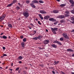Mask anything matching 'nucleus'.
<instances>
[{
    "instance_id": "obj_1",
    "label": "nucleus",
    "mask_w": 74,
    "mask_h": 74,
    "mask_svg": "<svg viewBox=\"0 0 74 74\" xmlns=\"http://www.w3.org/2000/svg\"><path fill=\"white\" fill-rule=\"evenodd\" d=\"M32 3H31L30 4L31 7L33 8H36V6L34 4H36V3H38V2L36 0H33L32 1Z\"/></svg>"
},
{
    "instance_id": "obj_2",
    "label": "nucleus",
    "mask_w": 74,
    "mask_h": 74,
    "mask_svg": "<svg viewBox=\"0 0 74 74\" xmlns=\"http://www.w3.org/2000/svg\"><path fill=\"white\" fill-rule=\"evenodd\" d=\"M23 15L26 18H27L29 16V13L27 10H26L23 13Z\"/></svg>"
},
{
    "instance_id": "obj_3",
    "label": "nucleus",
    "mask_w": 74,
    "mask_h": 74,
    "mask_svg": "<svg viewBox=\"0 0 74 74\" xmlns=\"http://www.w3.org/2000/svg\"><path fill=\"white\" fill-rule=\"evenodd\" d=\"M68 16H70V15L67 14H65V16L63 15L58 16V18L60 19H62L63 18H64L65 17H68Z\"/></svg>"
},
{
    "instance_id": "obj_4",
    "label": "nucleus",
    "mask_w": 74,
    "mask_h": 74,
    "mask_svg": "<svg viewBox=\"0 0 74 74\" xmlns=\"http://www.w3.org/2000/svg\"><path fill=\"white\" fill-rule=\"evenodd\" d=\"M51 30L52 31V32L55 34H56V31H57V30H58V28H51Z\"/></svg>"
},
{
    "instance_id": "obj_5",
    "label": "nucleus",
    "mask_w": 74,
    "mask_h": 74,
    "mask_svg": "<svg viewBox=\"0 0 74 74\" xmlns=\"http://www.w3.org/2000/svg\"><path fill=\"white\" fill-rule=\"evenodd\" d=\"M6 17V14H4L2 15V16H0V19H1V21H3L4 20V18Z\"/></svg>"
},
{
    "instance_id": "obj_6",
    "label": "nucleus",
    "mask_w": 74,
    "mask_h": 74,
    "mask_svg": "<svg viewBox=\"0 0 74 74\" xmlns=\"http://www.w3.org/2000/svg\"><path fill=\"white\" fill-rule=\"evenodd\" d=\"M63 35L64 37L66 38V39H69V36H67V34L64 33L63 34Z\"/></svg>"
},
{
    "instance_id": "obj_7",
    "label": "nucleus",
    "mask_w": 74,
    "mask_h": 74,
    "mask_svg": "<svg viewBox=\"0 0 74 74\" xmlns=\"http://www.w3.org/2000/svg\"><path fill=\"white\" fill-rule=\"evenodd\" d=\"M40 13L42 14H47V12L44 10H40L39 11Z\"/></svg>"
},
{
    "instance_id": "obj_8",
    "label": "nucleus",
    "mask_w": 74,
    "mask_h": 74,
    "mask_svg": "<svg viewBox=\"0 0 74 74\" xmlns=\"http://www.w3.org/2000/svg\"><path fill=\"white\" fill-rule=\"evenodd\" d=\"M50 18V16H45L44 17V19L45 20H48V18Z\"/></svg>"
},
{
    "instance_id": "obj_9",
    "label": "nucleus",
    "mask_w": 74,
    "mask_h": 74,
    "mask_svg": "<svg viewBox=\"0 0 74 74\" xmlns=\"http://www.w3.org/2000/svg\"><path fill=\"white\" fill-rule=\"evenodd\" d=\"M49 42V40H46L44 41L43 43L44 44H48Z\"/></svg>"
},
{
    "instance_id": "obj_10",
    "label": "nucleus",
    "mask_w": 74,
    "mask_h": 74,
    "mask_svg": "<svg viewBox=\"0 0 74 74\" xmlns=\"http://www.w3.org/2000/svg\"><path fill=\"white\" fill-rule=\"evenodd\" d=\"M49 20L50 21H52V22H55L56 21V20H55V18H49Z\"/></svg>"
},
{
    "instance_id": "obj_11",
    "label": "nucleus",
    "mask_w": 74,
    "mask_h": 74,
    "mask_svg": "<svg viewBox=\"0 0 74 74\" xmlns=\"http://www.w3.org/2000/svg\"><path fill=\"white\" fill-rule=\"evenodd\" d=\"M36 33V31H34L33 32L32 34H30L29 35H30V36H33V35H34Z\"/></svg>"
},
{
    "instance_id": "obj_12",
    "label": "nucleus",
    "mask_w": 74,
    "mask_h": 74,
    "mask_svg": "<svg viewBox=\"0 0 74 74\" xmlns=\"http://www.w3.org/2000/svg\"><path fill=\"white\" fill-rule=\"evenodd\" d=\"M37 37L38 40H40L41 38H42L43 37V36H42V35H39Z\"/></svg>"
},
{
    "instance_id": "obj_13",
    "label": "nucleus",
    "mask_w": 74,
    "mask_h": 74,
    "mask_svg": "<svg viewBox=\"0 0 74 74\" xmlns=\"http://www.w3.org/2000/svg\"><path fill=\"white\" fill-rule=\"evenodd\" d=\"M38 15L39 16L40 18L41 19V20H42L44 19V18H43V17L42 16V15H41V14H38Z\"/></svg>"
},
{
    "instance_id": "obj_14",
    "label": "nucleus",
    "mask_w": 74,
    "mask_h": 74,
    "mask_svg": "<svg viewBox=\"0 0 74 74\" xmlns=\"http://www.w3.org/2000/svg\"><path fill=\"white\" fill-rule=\"evenodd\" d=\"M67 52H73L74 51L72 49H68L66 50Z\"/></svg>"
},
{
    "instance_id": "obj_15",
    "label": "nucleus",
    "mask_w": 74,
    "mask_h": 74,
    "mask_svg": "<svg viewBox=\"0 0 74 74\" xmlns=\"http://www.w3.org/2000/svg\"><path fill=\"white\" fill-rule=\"evenodd\" d=\"M51 45L52 47H53L55 48H57V46L56 45H55V44H52V45Z\"/></svg>"
},
{
    "instance_id": "obj_16",
    "label": "nucleus",
    "mask_w": 74,
    "mask_h": 74,
    "mask_svg": "<svg viewBox=\"0 0 74 74\" xmlns=\"http://www.w3.org/2000/svg\"><path fill=\"white\" fill-rule=\"evenodd\" d=\"M53 12L54 14H56V13H58L59 12V11L58 10H55L53 11Z\"/></svg>"
},
{
    "instance_id": "obj_17",
    "label": "nucleus",
    "mask_w": 74,
    "mask_h": 74,
    "mask_svg": "<svg viewBox=\"0 0 74 74\" xmlns=\"http://www.w3.org/2000/svg\"><path fill=\"white\" fill-rule=\"evenodd\" d=\"M21 45L23 48H24L25 47V43L24 42H22L21 43Z\"/></svg>"
},
{
    "instance_id": "obj_18",
    "label": "nucleus",
    "mask_w": 74,
    "mask_h": 74,
    "mask_svg": "<svg viewBox=\"0 0 74 74\" xmlns=\"http://www.w3.org/2000/svg\"><path fill=\"white\" fill-rule=\"evenodd\" d=\"M59 63V61L56 62V61H55L54 62V65H57Z\"/></svg>"
},
{
    "instance_id": "obj_19",
    "label": "nucleus",
    "mask_w": 74,
    "mask_h": 74,
    "mask_svg": "<svg viewBox=\"0 0 74 74\" xmlns=\"http://www.w3.org/2000/svg\"><path fill=\"white\" fill-rule=\"evenodd\" d=\"M8 27L10 28H12V25L11 24H9L8 25Z\"/></svg>"
},
{
    "instance_id": "obj_20",
    "label": "nucleus",
    "mask_w": 74,
    "mask_h": 74,
    "mask_svg": "<svg viewBox=\"0 0 74 74\" xmlns=\"http://www.w3.org/2000/svg\"><path fill=\"white\" fill-rule=\"evenodd\" d=\"M32 38V40H38V38H37V37H36Z\"/></svg>"
},
{
    "instance_id": "obj_21",
    "label": "nucleus",
    "mask_w": 74,
    "mask_h": 74,
    "mask_svg": "<svg viewBox=\"0 0 74 74\" xmlns=\"http://www.w3.org/2000/svg\"><path fill=\"white\" fill-rule=\"evenodd\" d=\"M17 3V1L16 0H13L12 3L13 4Z\"/></svg>"
},
{
    "instance_id": "obj_22",
    "label": "nucleus",
    "mask_w": 74,
    "mask_h": 74,
    "mask_svg": "<svg viewBox=\"0 0 74 74\" xmlns=\"http://www.w3.org/2000/svg\"><path fill=\"white\" fill-rule=\"evenodd\" d=\"M69 1L70 4H71V3H72L74 2V0H69Z\"/></svg>"
},
{
    "instance_id": "obj_23",
    "label": "nucleus",
    "mask_w": 74,
    "mask_h": 74,
    "mask_svg": "<svg viewBox=\"0 0 74 74\" xmlns=\"http://www.w3.org/2000/svg\"><path fill=\"white\" fill-rule=\"evenodd\" d=\"M12 4H13V3H11L10 4H8L7 7H10V6H11L12 5Z\"/></svg>"
},
{
    "instance_id": "obj_24",
    "label": "nucleus",
    "mask_w": 74,
    "mask_h": 74,
    "mask_svg": "<svg viewBox=\"0 0 74 74\" xmlns=\"http://www.w3.org/2000/svg\"><path fill=\"white\" fill-rule=\"evenodd\" d=\"M71 20L73 21L72 23H73L74 24V18L73 17H71Z\"/></svg>"
},
{
    "instance_id": "obj_25",
    "label": "nucleus",
    "mask_w": 74,
    "mask_h": 74,
    "mask_svg": "<svg viewBox=\"0 0 74 74\" xmlns=\"http://www.w3.org/2000/svg\"><path fill=\"white\" fill-rule=\"evenodd\" d=\"M66 6V4H61L60 5V7H64V6Z\"/></svg>"
},
{
    "instance_id": "obj_26",
    "label": "nucleus",
    "mask_w": 74,
    "mask_h": 74,
    "mask_svg": "<svg viewBox=\"0 0 74 74\" xmlns=\"http://www.w3.org/2000/svg\"><path fill=\"white\" fill-rule=\"evenodd\" d=\"M18 59H20V60H21V59H23V58L22 56H19L18 58Z\"/></svg>"
},
{
    "instance_id": "obj_27",
    "label": "nucleus",
    "mask_w": 74,
    "mask_h": 74,
    "mask_svg": "<svg viewBox=\"0 0 74 74\" xmlns=\"http://www.w3.org/2000/svg\"><path fill=\"white\" fill-rule=\"evenodd\" d=\"M27 40V39L26 38H25L23 39V42H26V41Z\"/></svg>"
},
{
    "instance_id": "obj_28",
    "label": "nucleus",
    "mask_w": 74,
    "mask_h": 74,
    "mask_svg": "<svg viewBox=\"0 0 74 74\" xmlns=\"http://www.w3.org/2000/svg\"><path fill=\"white\" fill-rule=\"evenodd\" d=\"M16 10H20V8L19 6H17L16 7Z\"/></svg>"
},
{
    "instance_id": "obj_29",
    "label": "nucleus",
    "mask_w": 74,
    "mask_h": 74,
    "mask_svg": "<svg viewBox=\"0 0 74 74\" xmlns=\"http://www.w3.org/2000/svg\"><path fill=\"white\" fill-rule=\"evenodd\" d=\"M3 39H7V37L5 36H3Z\"/></svg>"
},
{
    "instance_id": "obj_30",
    "label": "nucleus",
    "mask_w": 74,
    "mask_h": 74,
    "mask_svg": "<svg viewBox=\"0 0 74 74\" xmlns=\"http://www.w3.org/2000/svg\"><path fill=\"white\" fill-rule=\"evenodd\" d=\"M58 41L57 40H55L53 42V43H54V44L57 43H58Z\"/></svg>"
},
{
    "instance_id": "obj_31",
    "label": "nucleus",
    "mask_w": 74,
    "mask_h": 74,
    "mask_svg": "<svg viewBox=\"0 0 74 74\" xmlns=\"http://www.w3.org/2000/svg\"><path fill=\"white\" fill-rule=\"evenodd\" d=\"M57 44H58L59 45H62V43L59 41H58L57 42Z\"/></svg>"
},
{
    "instance_id": "obj_32",
    "label": "nucleus",
    "mask_w": 74,
    "mask_h": 74,
    "mask_svg": "<svg viewBox=\"0 0 74 74\" xmlns=\"http://www.w3.org/2000/svg\"><path fill=\"white\" fill-rule=\"evenodd\" d=\"M26 3H27V4H29V3H30V1H26Z\"/></svg>"
},
{
    "instance_id": "obj_33",
    "label": "nucleus",
    "mask_w": 74,
    "mask_h": 74,
    "mask_svg": "<svg viewBox=\"0 0 74 74\" xmlns=\"http://www.w3.org/2000/svg\"><path fill=\"white\" fill-rule=\"evenodd\" d=\"M71 6L72 7H73V6H74V2L73 1V2H72L71 3Z\"/></svg>"
},
{
    "instance_id": "obj_34",
    "label": "nucleus",
    "mask_w": 74,
    "mask_h": 74,
    "mask_svg": "<svg viewBox=\"0 0 74 74\" xmlns=\"http://www.w3.org/2000/svg\"><path fill=\"white\" fill-rule=\"evenodd\" d=\"M64 22V20H62L60 21V22L61 23H63Z\"/></svg>"
},
{
    "instance_id": "obj_35",
    "label": "nucleus",
    "mask_w": 74,
    "mask_h": 74,
    "mask_svg": "<svg viewBox=\"0 0 74 74\" xmlns=\"http://www.w3.org/2000/svg\"><path fill=\"white\" fill-rule=\"evenodd\" d=\"M30 25H31V27H34V25H33V24L32 23H31L30 24Z\"/></svg>"
},
{
    "instance_id": "obj_36",
    "label": "nucleus",
    "mask_w": 74,
    "mask_h": 74,
    "mask_svg": "<svg viewBox=\"0 0 74 74\" xmlns=\"http://www.w3.org/2000/svg\"><path fill=\"white\" fill-rule=\"evenodd\" d=\"M23 74H26V71H23Z\"/></svg>"
},
{
    "instance_id": "obj_37",
    "label": "nucleus",
    "mask_w": 74,
    "mask_h": 74,
    "mask_svg": "<svg viewBox=\"0 0 74 74\" xmlns=\"http://www.w3.org/2000/svg\"><path fill=\"white\" fill-rule=\"evenodd\" d=\"M60 41H63V38L61 37L60 38Z\"/></svg>"
},
{
    "instance_id": "obj_38",
    "label": "nucleus",
    "mask_w": 74,
    "mask_h": 74,
    "mask_svg": "<svg viewBox=\"0 0 74 74\" xmlns=\"http://www.w3.org/2000/svg\"><path fill=\"white\" fill-rule=\"evenodd\" d=\"M39 3H44V2L42 1H39Z\"/></svg>"
},
{
    "instance_id": "obj_39",
    "label": "nucleus",
    "mask_w": 74,
    "mask_h": 74,
    "mask_svg": "<svg viewBox=\"0 0 74 74\" xmlns=\"http://www.w3.org/2000/svg\"><path fill=\"white\" fill-rule=\"evenodd\" d=\"M65 13L67 14H69V11H67L65 12Z\"/></svg>"
},
{
    "instance_id": "obj_40",
    "label": "nucleus",
    "mask_w": 74,
    "mask_h": 74,
    "mask_svg": "<svg viewBox=\"0 0 74 74\" xmlns=\"http://www.w3.org/2000/svg\"><path fill=\"white\" fill-rule=\"evenodd\" d=\"M3 56H7V55L5 54H3Z\"/></svg>"
},
{
    "instance_id": "obj_41",
    "label": "nucleus",
    "mask_w": 74,
    "mask_h": 74,
    "mask_svg": "<svg viewBox=\"0 0 74 74\" xmlns=\"http://www.w3.org/2000/svg\"><path fill=\"white\" fill-rule=\"evenodd\" d=\"M20 38H21V39L23 38V36H20Z\"/></svg>"
},
{
    "instance_id": "obj_42",
    "label": "nucleus",
    "mask_w": 74,
    "mask_h": 74,
    "mask_svg": "<svg viewBox=\"0 0 74 74\" xmlns=\"http://www.w3.org/2000/svg\"><path fill=\"white\" fill-rule=\"evenodd\" d=\"M71 12L73 14H74V10H72L71 11Z\"/></svg>"
},
{
    "instance_id": "obj_43",
    "label": "nucleus",
    "mask_w": 74,
    "mask_h": 74,
    "mask_svg": "<svg viewBox=\"0 0 74 74\" xmlns=\"http://www.w3.org/2000/svg\"><path fill=\"white\" fill-rule=\"evenodd\" d=\"M38 24H39V25H41V23H40V21H38Z\"/></svg>"
},
{
    "instance_id": "obj_44",
    "label": "nucleus",
    "mask_w": 74,
    "mask_h": 74,
    "mask_svg": "<svg viewBox=\"0 0 74 74\" xmlns=\"http://www.w3.org/2000/svg\"><path fill=\"white\" fill-rule=\"evenodd\" d=\"M19 67H17V68H16V71H18V70H19Z\"/></svg>"
},
{
    "instance_id": "obj_45",
    "label": "nucleus",
    "mask_w": 74,
    "mask_h": 74,
    "mask_svg": "<svg viewBox=\"0 0 74 74\" xmlns=\"http://www.w3.org/2000/svg\"><path fill=\"white\" fill-rule=\"evenodd\" d=\"M19 64H21L22 63V61H20L18 62Z\"/></svg>"
},
{
    "instance_id": "obj_46",
    "label": "nucleus",
    "mask_w": 74,
    "mask_h": 74,
    "mask_svg": "<svg viewBox=\"0 0 74 74\" xmlns=\"http://www.w3.org/2000/svg\"><path fill=\"white\" fill-rule=\"evenodd\" d=\"M57 23H58L57 22H56V23H54V25H57Z\"/></svg>"
},
{
    "instance_id": "obj_47",
    "label": "nucleus",
    "mask_w": 74,
    "mask_h": 74,
    "mask_svg": "<svg viewBox=\"0 0 74 74\" xmlns=\"http://www.w3.org/2000/svg\"><path fill=\"white\" fill-rule=\"evenodd\" d=\"M40 66L42 67H44V65L43 64L40 65Z\"/></svg>"
},
{
    "instance_id": "obj_48",
    "label": "nucleus",
    "mask_w": 74,
    "mask_h": 74,
    "mask_svg": "<svg viewBox=\"0 0 74 74\" xmlns=\"http://www.w3.org/2000/svg\"><path fill=\"white\" fill-rule=\"evenodd\" d=\"M61 73H62V74H66L64 73L62 71H61Z\"/></svg>"
},
{
    "instance_id": "obj_49",
    "label": "nucleus",
    "mask_w": 74,
    "mask_h": 74,
    "mask_svg": "<svg viewBox=\"0 0 74 74\" xmlns=\"http://www.w3.org/2000/svg\"><path fill=\"white\" fill-rule=\"evenodd\" d=\"M3 49H5V47H3Z\"/></svg>"
},
{
    "instance_id": "obj_50",
    "label": "nucleus",
    "mask_w": 74,
    "mask_h": 74,
    "mask_svg": "<svg viewBox=\"0 0 74 74\" xmlns=\"http://www.w3.org/2000/svg\"><path fill=\"white\" fill-rule=\"evenodd\" d=\"M52 73L53 74H55V71H52Z\"/></svg>"
},
{
    "instance_id": "obj_51",
    "label": "nucleus",
    "mask_w": 74,
    "mask_h": 74,
    "mask_svg": "<svg viewBox=\"0 0 74 74\" xmlns=\"http://www.w3.org/2000/svg\"><path fill=\"white\" fill-rule=\"evenodd\" d=\"M18 73H21V70H19L18 71Z\"/></svg>"
},
{
    "instance_id": "obj_52",
    "label": "nucleus",
    "mask_w": 74,
    "mask_h": 74,
    "mask_svg": "<svg viewBox=\"0 0 74 74\" xmlns=\"http://www.w3.org/2000/svg\"><path fill=\"white\" fill-rule=\"evenodd\" d=\"M13 64H13V63H12L11 64V66H13Z\"/></svg>"
},
{
    "instance_id": "obj_53",
    "label": "nucleus",
    "mask_w": 74,
    "mask_h": 74,
    "mask_svg": "<svg viewBox=\"0 0 74 74\" xmlns=\"http://www.w3.org/2000/svg\"><path fill=\"white\" fill-rule=\"evenodd\" d=\"M3 34H4V33L2 32L1 33V34H0L1 36H2V35H3Z\"/></svg>"
},
{
    "instance_id": "obj_54",
    "label": "nucleus",
    "mask_w": 74,
    "mask_h": 74,
    "mask_svg": "<svg viewBox=\"0 0 74 74\" xmlns=\"http://www.w3.org/2000/svg\"><path fill=\"white\" fill-rule=\"evenodd\" d=\"M9 70L10 71H12V69H9Z\"/></svg>"
},
{
    "instance_id": "obj_55",
    "label": "nucleus",
    "mask_w": 74,
    "mask_h": 74,
    "mask_svg": "<svg viewBox=\"0 0 74 74\" xmlns=\"http://www.w3.org/2000/svg\"><path fill=\"white\" fill-rule=\"evenodd\" d=\"M28 28H29V29H32V27H28Z\"/></svg>"
},
{
    "instance_id": "obj_56",
    "label": "nucleus",
    "mask_w": 74,
    "mask_h": 74,
    "mask_svg": "<svg viewBox=\"0 0 74 74\" xmlns=\"http://www.w3.org/2000/svg\"><path fill=\"white\" fill-rule=\"evenodd\" d=\"M1 58H4V56L3 55V56H1Z\"/></svg>"
},
{
    "instance_id": "obj_57",
    "label": "nucleus",
    "mask_w": 74,
    "mask_h": 74,
    "mask_svg": "<svg viewBox=\"0 0 74 74\" xmlns=\"http://www.w3.org/2000/svg\"><path fill=\"white\" fill-rule=\"evenodd\" d=\"M1 69H3V68L1 67L0 66V70H1Z\"/></svg>"
},
{
    "instance_id": "obj_58",
    "label": "nucleus",
    "mask_w": 74,
    "mask_h": 74,
    "mask_svg": "<svg viewBox=\"0 0 74 74\" xmlns=\"http://www.w3.org/2000/svg\"><path fill=\"white\" fill-rule=\"evenodd\" d=\"M71 32H74V29L71 30Z\"/></svg>"
},
{
    "instance_id": "obj_59",
    "label": "nucleus",
    "mask_w": 74,
    "mask_h": 74,
    "mask_svg": "<svg viewBox=\"0 0 74 74\" xmlns=\"http://www.w3.org/2000/svg\"><path fill=\"white\" fill-rule=\"evenodd\" d=\"M46 32H48V30H47V29H46Z\"/></svg>"
},
{
    "instance_id": "obj_60",
    "label": "nucleus",
    "mask_w": 74,
    "mask_h": 74,
    "mask_svg": "<svg viewBox=\"0 0 74 74\" xmlns=\"http://www.w3.org/2000/svg\"><path fill=\"white\" fill-rule=\"evenodd\" d=\"M20 6L21 7H22V5H21Z\"/></svg>"
},
{
    "instance_id": "obj_61",
    "label": "nucleus",
    "mask_w": 74,
    "mask_h": 74,
    "mask_svg": "<svg viewBox=\"0 0 74 74\" xmlns=\"http://www.w3.org/2000/svg\"><path fill=\"white\" fill-rule=\"evenodd\" d=\"M57 1H58V2H60V0H57Z\"/></svg>"
},
{
    "instance_id": "obj_62",
    "label": "nucleus",
    "mask_w": 74,
    "mask_h": 74,
    "mask_svg": "<svg viewBox=\"0 0 74 74\" xmlns=\"http://www.w3.org/2000/svg\"><path fill=\"white\" fill-rule=\"evenodd\" d=\"M8 66H6V69H8Z\"/></svg>"
},
{
    "instance_id": "obj_63",
    "label": "nucleus",
    "mask_w": 74,
    "mask_h": 74,
    "mask_svg": "<svg viewBox=\"0 0 74 74\" xmlns=\"http://www.w3.org/2000/svg\"><path fill=\"white\" fill-rule=\"evenodd\" d=\"M72 57H74V54H73V55H72Z\"/></svg>"
},
{
    "instance_id": "obj_64",
    "label": "nucleus",
    "mask_w": 74,
    "mask_h": 74,
    "mask_svg": "<svg viewBox=\"0 0 74 74\" xmlns=\"http://www.w3.org/2000/svg\"><path fill=\"white\" fill-rule=\"evenodd\" d=\"M71 74H74V72H72Z\"/></svg>"
}]
</instances>
